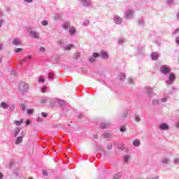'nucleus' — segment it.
Masks as SVG:
<instances>
[{"label": "nucleus", "mask_w": 179, "mask_h": 179, "mask_svg": "<svg viewBox=\"0 0 179 179\" xmlns=\"http://www.w3.org/2000/svg\"><path fill=\"white\" fill-rule=\"evenodd\" d=\"M162 73H170V68H169L167 66L164 65L161 67L160 69Z\"/></svg>", "instance_id": "nucleus-1"}, {"label": "nucleus", "mask_w": 179, "mask_h": 179, "mask_svg": "<svg viewBox=\"0 0 179 179\" xmlns=\"http://www.w3.org/2000/svg\"><path fill=\"white\" fill-rule=\"evenodd\" d=\"M19 89L22 92H26V90H27V85L24 83H20L19 85Z\"/></svg>", "instance_id": "nucleus-2"}, {"label": "nucleus", "mask_w": 179, "mask_h": 179, "mask_svg": "<svg viewBox=\"0 0 179 179\" xmlns=\"http://www.w3.org/2000/svg\"><path fill=\"white\" fill-rule=\"evenodd\" d=\"M175 80L176 76L174 75V73H171L169 76V80L167 81V83L171 85V83H173V82H174Z\"/></svg>", "instance_id": "nucleus-3"}, {"label": "nucleus", "mask_w": 179, "mask_h": 179, "mask_svg": "<svg viewBox=\"0 0 179 179\" xmlns=\"http://www.w3.org/2000/svg\"><path fill=\"white\" fill-rule=\"evenodd\" d=\"M114 22L116 24H121L122 23V20L120 17V16L116 15L114 19Z\"/></svg>", "instance_id": "nucleus-4"}, {"label": "nucleus", "mask_w": 179, "mask_h": 179, "mask_svg": "<svg viewBox=\"0 0 179 179\" xmlns=\"http://www.w3.org/2000/svg\"><path fill=\"white\" fill-rule=\"evenodd\" d=\"M30 37H33L34 38H40V36L37 34V32L32 31L29 33Z\"/></svg>", "instance_id": "nucleus-5"}, {"label": "nucleus", "mask_w": 179, "mask_h": 179, "mask_svg": "<svg viewBox=\"0 0 179 179\" xmlns=\"http://www.w3.org/2000/svg\"><path fill=\"white\" fill-rule=\"evenodd\" d=\"M100 57H101V58H103L104 59H107V58H108V53H107V52L104 50H102L101 52Z\"/></svg>", "instance_id": "nucleus-6"}, {"label": "nucleus", "mask_w": 179, "mask_h": 179, "mask_svg": "<svg viewBox=\"0 0 179 179\" xmlns=\"http://www.w3.org/2000/svg\"><path fill=\"white\" fill-rule=\"evenodd\" d=\"M159 129H162V130L169 129V125L166 124V123H162L159 125Z\"/></svg>", "instance_id": "nucleus-7"}, {"label": "nucleus", "mask_w": 179, "mask_h": 179, "mask_svg": "<svg viewBox=\"0 0 179 179\" xmlns=\"http://www.w3.org/2000/svg\"><path fill=\"white\" fill-rule=\"evenodd\" d=\"M69 32L71 34V36H73V34L76 33V29L74 27H71L69 29Z\"/></svg>", "instance_id": "nucleus-8"}, {"label": "nucleus", "mask_w": 179, "mask_h": 179, "mask_svg": "<svg viewBox=\"0 0 179 179\" xmlns=\"http://www.w3.org/2000/svg\"><path fill=\"white\" fill-rule=\"evenodd\" d=\"M151 57L154 61H156L159 58V55H157L156 52H152L151 54Z\"/></svg>", "instance_id": "nucleus-9"}, {"label": "nucleus", "mask_w": 179, "mask_h": 179, "mask_svg": "<svg viewBox=\"0 0 179 179\" xmlns=\"http://www.w3.org/2000/svg\"><path fill=\"white\" fill-rule=\"evenodd\" d=\"M13 44H14L15 45H20V44H22V43L20 42V41L15 38V39L13 40Z\"/></svg>", "instance_id": "nucleus-10"}, {"label": "nucleus", "mask_w": 179, "mask_h": 179, "mask_svg": "<svg viewBox=\"0 0 179 179\" xmlns=\"http://www.w3.org/2000/svg\"><path fill=\"white\" fill-rule=\"evenodd\" d=\"M22 142H23V137L22 136L17 137L15 143L18 145V143H22Z\"/></svg>", "instance_id": "nucleus-11"}, {"label": "nucleus", "mask_w": 179, "mask_h": 179, "mask_svg": "<svg viewBox=\"0 0 179 179\" xmlns=\"http://www.w3.org/2000/svg\"><path fill=\"white\" fill-rule=\"evenodd\" d=\"M133 145L134 146H139V145H141V141L136 139L135 141H133Z\"/></svg>", "instance_id": "nucleus-12"}, {"label": "nucleus", "mask_w": 179, "mask_h": 179, "mask_svg": "<svg viewBox=\"0 0 179 179\" xmlns=\"http://www.w3.org/2000/svg\"><path fill=\"white\" fill-rule=\"evenodd\" d=\"M82 2H83L84 5H90L92 3V1L90 0H81Z\"/></svg>", "instance_id": "nucleus-13"}, {"label": "nucleus", "mask_w": 179, "mask_h": 179, "mask_svg": "<svg viewBox=\"0 0 179 179\" xmlns=\"http://www.w3.org/2000/svg\"><path fill=\"white\" fill-rule=\"evenodd\" d=\"M14 124L15 125H17V127H20V125H22V124H23V121L22 120H20V121L15 120L14 122Z\"/></svg>", "instance_id": "nucleus-14"}, {"label": "nucleus", "mask_w": 179, "mask_h": 179, "mask_svg": "<svg viewBox=\"0 0 179 179\" xmlns=\"http://www.w3.org/2000/svg\"><path fill=\"white\" fill-rule=\"evenodd\" d=\"M121 176H122V173H116L113 176V179H120V177H121Z\"/></svg>", "instance_id": "nucleus-15"}, {"label": "nucleus", "mask_w": 179, "mask_h": 179, "mask_svg": "<svg viewBox=\"0 0 179 179\" xmlns=\"http://www.w3.org/2000/svg\"><path fill=\"white\" fill-rule=\"evenodd\" d=\"M1 107H2V108H8V107H9V105H8V103L5 102H2L1 103Z\"/></svg>", "instance_id": "nucleus-16"}, {"label": "nucleus", "mask_w": 179, "mask_h": 179, "mask_svg": "<svg viewBox=\"0 0 179 179\" xmlns=\"http://www.w3.org/2000/svg\"><path fill=\"white\" fill-rule=\"evenodd\" d=\"M127 117H128V113H122L120 117V120H125V118H127Z\"/></svg>", "instance_id": "nucleus-17"}, {"label": "nucleus", "mask_w": 179, "mask_h": 179, "mask_svg": "<svg viewBox=\"0 0 179 179\" xmlns=\"http://www.w3.org/2000/svg\"><path fill=\"white\" fill-rule=\"evenodd\" d=\"M70 26H71L70 22H66L63 24L64 29H69Z\"/></svg>", "instance_id": "nucleus-18"}, {"label": "nucleus", "mask_w": 179, "mask_h": 179, "mask_svg": "<svg viewBox=\"0 0 179 179\" xmlns=\"http://www.w3.org/2000/svg\"><path fill=\"white\" fill-rule=\"evenodd\" d=\"M103 138H111V134L110 133H105L103 134Z\"/></svg>", "instance_id": "nucleus-19"}, {"label": "nucleus", "mask_w": 179, "mask_h": 179, "mask_svg": "<svg viewBox=\"0 0 179 179\" xmlns=\"http://www.w3.org/2000/svg\"><path fill=\"white\" fill-rule=\"evenodd\" d=\"M14 132H15V136H17V134H19V132H20V129H19V128L15 129Z\"/></svg>", "instance_id": "nucleus-20"}, {"label": "nucleus", "mask_w": 179, "mask_h": 179, "mask_svg": "<svg viewBox=\"0 0 179 179\" xmlns=\"http://www.w3.org/2000/svg\"><path fill=\"white\" fill-rule=\"evenodd\" d=\"M33 113H34V109H28L27 110V114H29V115H31V114H33Z\"/></svg>", "instance_id": "nucleus-21"}, {"label": "nucleus", "mask_w": 179, "mask_h": 179, "mask_svg": "<svg viewBox=\"0 0 179 179\" xmlns=\"http://www.w3.org/2000/svg\"><path fill=\"white\" fill-rule=\"evenodd\" d=\"M73 48V45L70 44V45H67V46L66 47V50H67L68 51H69V50H71V48Z\"/></svg>", "instance_id": "nucleus-22"}, {"label": "nucleus", "mask_w": 179, "mask_h": 179, "mask_svg": "<svg viewBox=\"0 0 179 179\" xmlns=\"http://www.w3.org/2000/svg\"><path fill=\"white\" fill-rule=\"evenodd\" d=\"M101 128H102V129H106V128H108V126L106 124H102Z\"/></svg>", "instance_id": "nucleus-23"}, {"label": "nucleus", "mask_w": 179, "mask_h": 179, "mask_svg": "<svg viewBox=\"0 0 179 179\" xmlns=\"http://www.w3.org/2000/svg\"><path fill=\"white\" fill-rule=\"evenodd\" d=\"M93 57L94 58H99L100 57V55H99V53L97 52H94L93 53Z\"/></svg>", "instance_id": "nucleus-24"}, {"label": "nucleus", "mask_w": 179, "mask_h": 179, "mask_svg": "<svg viewBox=\"0 0 179 179\" xmlns=\"http://www.w3.org/2000/svg\"><path fill=\"white\" fill-rule=\"evenodd\" d=\"M23 51L22 48H17L15 50V52H22Z\"/></svg>", "instance_id": "nucleus-25"}, {"label": "nucleus", "mask_w": 179, "mask_h": 179, "mask_svg": "<svg viewBox=\"0 0 179 179\" xmlns=\"http://www.w3.org/2000/svg\"><path fill=\"white\" fill-rule=\"evenodd\" d=\"M152 104H159V99H154L152 101Z\"/></svg>", "instance_id": "nucleus-26"}, {"label": "nucleus", "mask_w": 179, "mask_h": 179, "mask_svg": "<svg viewBox=\"0 0 179 179\" xmlns=\"http://www.w3.org/2000/svg\"><path fill=\"white\" fill-rule=\"evenodd\" d=\"M42 24L43 26H47V24H48V22H47V20H44L42 22Z\"/></svg>", "instance_id": "nucleus-27"}, {"label": "nucleus", "mask_w": 179, "mask_h": 179, "mask_svg": "<svg viewBox=\"0 0 179 179\" xmlns=\"http://www.w3.org/2000/svg\"><path fill=\"white\" fill-rule=\"evenodd\" d=\"M59 106H65V102L64 101H59Z\"/></svg>", "instance_id": "nucleus-28"}, {"label": "nucleus", "mask_w": 179, "mask_h": 179, "mask_svg": "<svg viewBox=\"0 0 179 179\" xmlns=\"http://www.w3.org/2000/svg\"><path fill=\"white\" fill-rule=\"evenodd\" d=\"M134 120L135 121H136V122H139V121H141V118L138 116H136Z\"/></svg>", "instance_id": "nucleus-29"}, {"label": "nucleus", "mask_w": 179, "mask_h": 179, "mask_svg": "<svg viewBox=\"0 0 179 179\" xmlns=\"http://www.w3.org/2000/svg\"><path fill=\"white\" fill-rule=\"evenodd\" d=\"M123 159H124V162H127L129 159V157L128 156H125V157H124Z\"/></svg>", "instance_id": "nucleus-30"}, {"label": "nucleus", "mask_w": 179, "mask_h": 179, "mask_svg": "<svg viewBox=\"0 0 179 179\" xmlns=\"http://www.w3.org/2000/svg\"><path fill=\"white\" fill-rule=\"evenodd\" d=\"M41 115H43V116L44 117V118H47V117H48V115H47V113H44V112H43V113H41Z\"/></svg>", "instance_id": "nucleus-31"}, {"label": "nucleus", "mask_w": 179, "mask_h": 179, "mask_svg": "<svg viewBox=\"0 0 179 179\" xmlns=\"http://www.w3.org/2000/svg\"><path fill=\"white\" fill-rule=\"evenodd\" d=\"M96 62V59H94V57H91L90 59V62Z\"/></svg>", "instance_id": "nucleus-32"}, {"label": "nucleus", "mask_w": 179, "mask_h": 179, "mask_svg": "<svg viewBox=\"0 0 179 179\" xmlns=\"http://www.w3.org/2000/svg\"><path fill=\"white\" fill-rule=\"evenodd\" d=\"M134 13L132 11H130L129 13H127V17H129L131 15H132Z\"/></svg>", "instance_id": "nucleus-33"}, {"label": "nucleus", "mask_w": 179, "mask_h": 179, "mask_svg": "<svg viewBox=\"0 0 179 179\" xmlns=\"http://www.w3.org/2000/svg\"><path fill=\"white\" fill-rule=\"evenodd\" d=\"M40 51H41L42 52H44L45 51V48L41 47V48H40Z\"/></svg>", "instance_id": "nucleus-34"}, {"label": "nucleus", "mask_w": 179, "mask_h": 179, "mask_svg": "<svg viewBox=\"0 0 179 179\" xmlns=\"http://www.w3.org/2000/svg\"><path fill=\"white\" fill-rule=\"evenodd\" d=\"M125 78V75H124V74H121L120 75V79H121V80H124V78Z\"/></svg>", "instance_id": "nucleus-35"}, {"label": "nucleus", "mask_w": 179, "mask_h": 179, "mask_svg": "<svg viewBox=\"0 0 179 179\" xmlns=\"http://www.w3.org/2000/svg\"><path fill=\"white\" fill-rule=\"evenodd\" d=\"M161 101L162 103H166V101H167V99L166 98H162Z\"/></svg>", "instance_id": "nucleus-36"}, {"label": "nucleus", "mask_w": 179, "mask_h": 179, "mask_svg": "<svg viewBox=\"0 0 179 179\" xmlns=\"http://www.w3.org/2000/svg\"><path fill=\"white\" fill-rule=\"evenodd\" d=\"M120 131H121V132H124V131H125V127H122L120 128Z\"/></svg>", "instance_id": "nucleus-37"}, {"label": "nucleus", "mask_w": 179, "mask_h": 179, "mask_svg": "<svg viewBox=\"0 0 179 179\" xmlns=\"http://www.w3.org/2000/svg\"><path fill=\"white\" fill-rule=\"evenodd\" d=\"M45 90H47V87H44L42 88V92L43 93H45Z\"/></svg>", "instance_id": "nucleus-38"}, {"label": "nucleus", "mask_w": 179, "mask_h": 179, "mask_svg": "<svg viewBox=\"0 0 179 179\" xmlns=\"http://www.w3.org/2000/svg\"><path fill=\"white\" fill-rule=\"evenodd\" d=\"M22 110L23 111H24V110H26V105H24V104L22 105Z\"/></svg>", "instance_id": "nucleus-39"}, {"label": "nucleus", "mask_w": 179, "mask_h": 179, "mask_svg": "<svg viewBox=\"0 0 179 179\" xmlns=\"http://www.w3.org/2000/svg\"><path fill=\"white\" fill-rule=\"evenodd\" d=\"M43 176H48V173L47 172V171H43Z\"/></svg>", "instance_id": "nucleus-40"}, {"label": "nucleus", "mask_w": 179, "mask_h": 179, "mask_svg": "<svg viewBox=\"0 0 179 179\" xmlns=\"http://www.w3.org/2000/svg\"><path fill=\"white\" fill-rule=\"evenodd\" d=\"M54 74H52V73H49V79H52V76Z\"/></svg>", "instance_id": "nucleus-41"}, {"label": "nucleus", "mask_w": 179, "mask_h": 179, "mask_svg": "<svg viewBox=\"0 0 179 179\" xmlns=\"http://www.w3.org/2000/svg\"><path fill=\"white\" fill-rule=\"evenodd\" d=\"M25 59H31V55H29L27 57H25Z\"/></svg>", "instance_id": "nucleus-42"}, {"label": "nucleus", "mask_w": 179, "mask_h": 179, "mask_svg": "<svg viewBox=\"0 0 179 179\" xmlns=\"http://www.w3.org/2000/svg\"><path fill=\"white\" fill-rule=\"evenodd\" d=\"M162 162H163V163H164L165 164H167V163H169V160H167V159H164V160H163Z\"/></svg>", "instance_id": "nucleus-43"}, {"label": "nucleus", "mask_w": 179, "mask_h": 179, "mask_svg": "<svg viewBox=\"0 0 179 179\" xmlns=\"http://www.w3.org/2000/svg\"><path fill=\"white\" fill-rule=\"evenodd\" d=\"M25 2H28V3H31V2H33V0H24Z\"/></svg>", "instance_id": "nucleus-44"}, {"label": "nucleus", "mask_w": 179, "mask_h": 179, "mask_svg": "<svg viewBox=\"0 0 179 179\" xmlns=\"http://www.w3.org/2000/svg\"><path fill=\"white\" fill-rule=\"evenodd\" d=\"M27 125H30V120H27L26 122Z\"/></svg>", "instance_id": "nucleus-45"}, {"label": "nucleus", "mask_w": 179, "mask_h": 179, "mask_svg": "<svg viewBox=\"0 0 179 179\" xmlns=\"http://www.w3.org/2000/svg\"><path fill=\"white\" fill-rule=\"evenodd\" d=\"M176 42L177 43V44H179V37L176 38Z\"/></svg>", "instance_id": "nucleus-46"}, {"label": "nucleus", "mask_w": 179, "mask_h": 179, "mask_svg": "<svg viewBox=\"0 0 179 179\" xmlns=\"http://www.w3.org/2000/svg\"><path fill=\"white\" fill-rule=\"evenodd\" d=\"M45 79L44 78H42V79H40V80H38V82H45Z\"/></svg>", "instance_id": "nucleus-47"}, {"label": "nucleus", "mask_w": 179, "mask_h": 179, "mask_svg": "<svg viewBox=\"0 0 179 179\" xmlns=\"http://www.w3.org/2000/svg\"><path fill=\"white\" fill-rule=\"evenodd\" d=\"M94 136L95 139H99V135L96 134Z\"/></svg>", "instance_id": "nucleus-48"}, {"label": "nucleus", "mask_w": 179, "mask_h": 179, "mask_svg": "<svg viewBox=\"0 0 179 179\" xmlns=\"http://www.w3.org/2000/svg\"><path fill=\"white\" fill-rule=\"evenodd\" d=\"M3 177V175L2 174V173L0 172V179H2Z\"/></svg>", "instance_id": "nucleus-49"}, {"label": "nucleus", "mask_w": 179, "mask_h": 179, "mask_svg": "<svg viewBox=\"0 0 179 179\" xmlns=\"http://www.w3.org/2000/svg\"><path fill=\"white\" fill-rule=\"evenodd\" d=\"M52 106H55V103L51 102Z\"/></svg>", "instance_id": "nucleus-50"}, {"label": "nucleus", "mask_w": 179, "mask_h": 179, "mask_svg": "<svg viewBox=\"0 0 179 179\" xmlns=\"http://www.w3.org/2000/svg\"><path fill=\"white\" fill-rule=\"evenodd\" d=\"M169 3H173V0H171V1H168Z\"/></svg>", "instance_id": "nucleus-51"}, {"label": "nucleus", "mask_w": 179, "mask_h": 179, "mask_svg": "<svg viewBox=\"0 0 179 179\" xmlns=\"http://www.w3.org/2000/svg\"><path fill=\"white\" fill-rule=\"evenodd\" d=\"M2 26V21H0V27Z\"/></svg>", "instance_id": "nucleus-52"}, {"label": "nucleus", "mask_w": 179, "mask_h": 179, "mask_svg": "<svg viewBox=\"0 0 179 179\" xmlns=\"http://www.w3.org/2000/svg\"><path fill=\"white\" fill-rule=\"evenodd\" d=\"M2 61V58L0 57V62Z\"/></svg>", "instance_id": "nucleus-53"}, {"label": "nucleus", "mask_w": 179, "mask_h": 179, "mask_svg": "<svg viewBox=\"0 0 179 179\" xmlns=\"http://www.w3.org/2000/svg\"><path fill=\"white\" fill-rule=\"evenodd\" d=\"M13 108H15V106H13Z\"/></svg>", "instance_id": "nucleus-54"}, {"label": "nucleus", "mask_w": 179, "mask_h": 179, "mask_svg": "<svg viewBox=\"0 0 179 179\" xmlns=\"http://www.w3.org/2000/svg\"><path fill=\"white\" fill-rule=\"evenodd\" d=\"M130 82L132 83V80H131Z\"/></svg>", "instance_id": "nucleus-55"}, {"label": "nucleus", "mask_w": 179, "mask_h": 179, "mask_svg": "<svg viewBox=\"0 0 179 179\" xmlns=\"http://www.w3.org/2000/svg\"><path fill=\"white\" fill-rule=\"evenodd\" d=\"M150 91L152 92V89H150Z\"/></svg>", "instance_id": "nucleus-56"}, {"label": "nucleus", "mask_w": 179, "mask_h": 179, "mask_svg": "<svg viewBox=\"0 0 179 179\" xmlns=\"http://www.w3.org/2000/svg\"><path fill=\"white\" fill-rule=\"evenodd\" d=\"M29 179H33V178H29Z\"/></svg>", "instance_id": "nucleus-57"}]
</instances>
